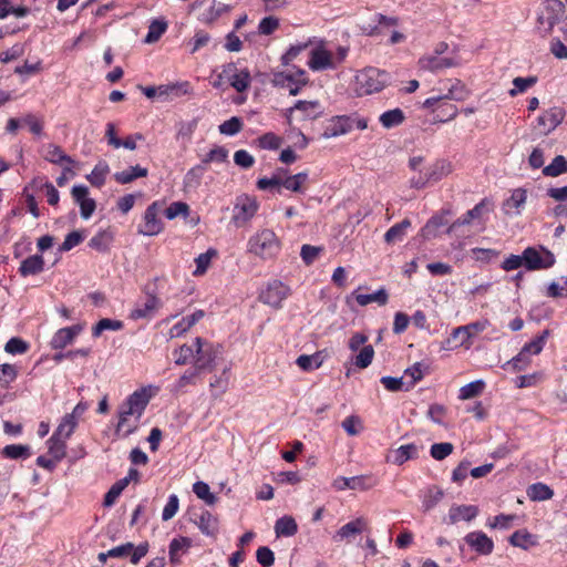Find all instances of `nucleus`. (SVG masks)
<instances>
[{
    "mask_svg": "<svg viewBox=\"0 0 567 567\" xmlns=\"http://www.w3.org/2000/svg\"><path fill=\"white\" fill-rule=\"evenodd\" d=\"M151 393L146 388H142L133 392L126 401L121 405L118 413L122 415H131L137 422L151 400Z\"/></svg>",
    "mask_w": 567,
    "mask_h": 567,
    "instance_id": "6e6552de",
    "label": "nucleus"
},
{
    "mask_svg": "<svg viewBox=\"0 0 567 567\" xmlns=\"http://www.w3.org/2000/svg\"><path fill=\"white\" fill-rule=\"evenodd\" d=\"M200 532L207 536H215L218 532V519L210 512L204 509L194 518Z\"/></svg>",
    "mask_w": 567,
    "mask_h": 567,
    "instance_id": "4be33fe9",
    "label": "nucleus"
},
{
    "mask_svg": "<svg viewBox=\"0 0 567 567\" xmlns=\"http://www.w3.org/2000/svg\"><path fill=\"white\" fill-rule=\"evenodd\" d=\"M44 158L53 164H61L63 162L74 164L73 158L66 155L60 146L54 144L48 146Z\"/></svg>",
    "mask_w": 567,
    "mask_h": 567,
    "instance_id": "49530a36",
    "label": "nucleus"
},
{
    "mask_svg": "<svg viewBox=\"0 0 567 567\" xmlns=\"http://www.w3.org/2000/svg\"><path fill=\"white\" fill-rule=\"evenodd\" d=\"M404 112L399 107L385 111L379 117V121L384 128L399 126L404 122Z\"/></svg>",
    "mask_w": 567,
    "mask_h": 567,
    "instance_id": "4c0bfd02",
    "label": "nucleus"
},
{
    "mask_svg": "<svg viewBox=\"0 0 567 567\" xmlns=\"http://www.w3.org/2000/svg\"><path fill=\"white\" fill-rule=\"evenodd\" d=\"M161 307L159 299L154 295H148L145 302L137 306L132 310L131 317L133 319H142L152 317L155 311Z\"/></svg>",
    "mask_w": 567,
    "mask_h": 567,
    "instance_id": "b1692460",
    "label": "nucleus"
},
{
    "mask_svg": "<svg viewBox=\"0 0 567 567\" xmlns=\"http://www.w3.org/2000/svg\"><path fill=\"white\" fill-rule=\"evenodd\" d=\"M567 172V161L563 155H557L549 165L543 167V175L557 177Z\"/></svg>",
    "mask_w": 567,
    "mask_h": 567,
    "instance_id": "a18cd8bd",
    "label": "nucleus"
},
{
    "mask_svg": "<svg viewBox=\"0 0 567 567\" xmlns=\"http://www.w3.org/2000/svg\"><path fill=\"white\" fill-rule=\"evenodd\" d=\"M509 544L514 547H519L526 550L530 547L537 546L538 542L536 536L526 529H520L511 535Z\"/></svg>",
    "mask_w": 567,
    "mask_h": 567,
    "instance_id": "7c9ffc66",
    "label": "nucleus"
},
{
    "mask_svg": "<svg viewBox=\"0 0 567 567\" xmlns=\"http://www.w3.org/2000/svg\"><path fill=\"white\" fill-rule=\"evenodd\" d=\"M111 241L112 236L109 233L101 230L90 239L89 247L96 251L105 252L109 250Z\"/></svg>",
    "mask_w": 567,
    "mask_h": 567,
    "instance_id": "8fccbe9b",
    "label": "nucleus"
},
{
    "mask_svg": "<svg viewBox=\"0 0 567 567\" xmlns=\"http://www.w3.org/2000/svg\"><path fill=\"white\" fill-rule=\"evenodd\" d=\"M436 110H439V113L434 118L435 122L445 123L454 120L457 115V107L454 104L446 102V100L442 101Z\"/></svg>",
    "mask_w": 567,
    "mask_h": 567,
    "instance_id": "603ef678",
    "label": "nucleus"
},
{
    "mask_svg": "<svg viewBox=\"0 0 567 567\" xmlns=\"http://www.w3.org/2000/svg\"><path fill=\"white\" fill-rule=\"evenodd\" d=\"M341 426L350 436H355L363 431L362 420L358 415L347 416L342 421Z\"/></svg>",
    "mask_w": 567,
    "mask_h": 567,
    "instance_id": "bf43d9fd",
    "label": "nucleus"
},
{
    "mask_svg": "<svg viewBox=\"0 0 567 567\" xmlns=\"http://www.w3.org/2000/svg\"><path fill=\"white\" fill-rule=\"evenodd\" d=\"M524 267L529 270L548 269L555 265V256L548 249L540 247H527L523 251Z\"/></svg>",
    "mask_w": 567,
    "mask_h": 567,
    "instance_id": "423d86ee",
    "label": "nucleus"
},
{
    "mask_svg": "<svg viewBox=\"0 0 567 567\" xmlns=\"http://www.w3.org/2000/svg\"><path fill=\"white\" fill-rule=\"evenodd\" d=\"M296 111L301 113V121L315 120L322 114L321 104L318 101H298L293 107L288 110L289 114ZM288 121L290 122V115H288Z\"/></svg>",
    "mask_w": 567,
    "mask_h": 567,
    "instance_id": "aec40b11",
    "label": "nucleus"
},
{
    "mask_svg": "<svg viewBox=\"0 0 567 567\" xmlns=\"http://www.w3.org/2000/svg\"><path fill=\"white\" fill-rule=\"evenodd\" d=\"M430 367L423 362H416L412 367L405 369L404 371V378H410L405 381L406 386L405 391L411 390L416 382L423 379V377L429 373Z\"/></svg>",
    "mask_w": 567,
    "mask_h": 567,
    "instance_id": "c85d7f7f",
    "label": "nucleus"
},
{
    "mask_svg": "<svg viewBox=\"0 0 567 567\" xmlns=\"http://www.w3.org/2000/svg\"><path fill=\"white\" fill-rule=\"evenodd\" d=\"M48 452L55 460L61 461L66 455V440H63L55 434L47 441Z\"/></svg>",
    "mask_w": 567,
    "mask_h": 567,
    "instance_id": "ea45409f",
    "label": "nucleus"
},
{
    "mask_svg": "<svg viewBox=\"0 0 567 567\" xmlns=\"http://www.w3.org/2000/svg\"><path fill=\"white\" fill-rule=\"evenodd\" d=\"M389 82V74L377 68H365L355 75L358 95H369L382 91Z\"/></svg>",
    "mask_w": 567,
    "mask_h": 567,
    "instance_id": "7ed1b4c3",
    "label": "nucleus"
},
{
    "mask_svg": "<svg viewBox=\"0 0 567 567\" xmlns=\"http://www.w3.org/2000/svg\"><path fill=\"white\" fill-rule=\"evenodd\" d=\"M478 515V507L475 505H458L453 504L447 515L443 517V523L446 525H455L460 522L470 523Z\"/></svg>",
    "mask_w": 567,
    "mask_h": 567,
    "instance_id": "9d476101",
    "label": "nucleus"
},
{
    "mask_svg": "<svg viewBox=\"0 0 567 567\" xmlns=\"http://www.w3.org/2000/svg\"><path fill=\"white\" fill-rule=\"evenodd\" d=\"M192 546V540L187 537H178L172 539L169 544V560L176 565L181 563V556L185 554Z\"/></svg>",
    "mask_w": 567,
    "mask_h": 567,
    "instance_id": "c756f323",
    "label": "nucleus"
},
{
    "mask_svg": "<svg viewBox=\"0 0 567 567\" xmlns=\"http://www.w3.org/2000/svg\"><path fill=\"white\" fill-rule=\"evenodd\" d=\"M165 206L164 200H155L147 206L143 216V223L138 227V233L144 236H156L164 229V224L159 218Z\"/></svg>",
    "mask_w": 567,
    "mask_h": 567,
    "instance_id": "39448f33",
    "label": "nucleus"
},
{
    "mask_svg": "<svg viewBox=\"0 0 567 567\" xmlns=\"http://www.w3.org/2000/svg\"><path fill=\"white\" fill-rule=\"evenodd\" d=\"M420 450L421 446L414 443L401 445L398 449L391 451V453L386 456V461L396 465H403L410 460L417 458Z\"/></svg>",
    "mask_w": 567,
    "mask_h": 567,
    "instance_id": "a211bd4d",
    "label": "nucleus"
},
{
    "mask_svg": "<svg viewBox=\"0 0 567 567\" xmlns=\"http://www.w3.org/2000/svg\"><path fill=\"white\" fill-rule=\"evenodd\" d=\"M165 217L169 220L176 217L187 218L190 213V207L185 202H173L167 208L163 209Z\"/></svg>",
    "mask_w": 567,
    "mask_h": 567,
    "instance_id": "c03bdc74",
    "label": "nucleus"
},
{
    "mask_svg": "<svg viewBox=\"0 0 567 567\" xmlns=\"http://www.w3.org/2000/svg\"><path fill=\"white\" fill-rule=\"evenodd\" d=\"M83 330L82 324H74L59 329L51 339V346L54 350H63L71 344L75 337Z\"/></svg>",
    "mask_w": 567,
    "mask_h": 567,
    "instance_id": "dca6fc26",
    "label": "nucleus"
},
{
    "mask_svg": "<svg viewBox=\"0 0 567 567\" xmlns=\"http://www.w3.org/2000/svg\"><path fill=\"white\" fill-rule=\"evenodd\" d=\"M44 269V259L41 255H33L28 258H25L20 267H19V274L22 277H28L32 275H38L42 272Z\"/></svg>",
    "mask_w": 567,
    "mask_h": 567,
    "instance_id": "393cba45",
    "label": "nucleus"
},
{
    "mask_svg": "<svg viewBox=\"0 0 567 567\" xmlns=\"http://www.w3.org/2000/svg\"><path fill=\"white\" fill-rule=\"evenodd\" d=\"M488 200L482 199L472 209L467 210L464 215L447 226L445 233L447 235L453 234L458 227L470 225L474 219H478L485 212H488Z\"/></svg>",
    "mask_w": 567,
    "mask_h": 567,
    "instance_id": "ddd939ff",
    "label": "nucleus"
},
{
    "mask_svg": "<svg viewBox=\"0 0 567 567\" xmlns=\"http://www.w3.org/2000/svg\"><path fill=\"white\" fill-rule=\"evenodd\" d=\"M138 422L133 419L131 415H122L118 413V423L116 426L117 432H123L124 436H128L135 432L137 429Z\"/></svg>",
    "mask_w": 567,
    "mask_h": 567,
    "instance_id": "0e129e2a",
    "label": "nucleus"
},
{
    "mask_svg": "<svg viewBox=\"0 0 567 567\" xmlns=\"http://www.w3.org/2000/svg\"><path fill=\"white\" fill-rule=\"evenodd\" d=\"M453 210L450 207L442 208L437 214L433 215L422 231L426 238H435L440 235V229L449 225Z\"/></svg>",
    "mask_w": 567,
    "mask_h": 567,
    "instance_id": "f8f14e48",
    "label": "nucleus"
},
{
    "mask_svg": "<svg viewBox=\"0 0 567 567\" xmlns=\"http://www.w3.org/2000/svg\"><path fill=\"white\" fill-rule=\"evenodd\" d=\"M247 249L262 260H271L279 255L281 243L274 230L266 228L249 238Z\"/></svg>",
    "mask_w": 567,
    "mask_h": 567,
    "instance_id": "f03ea898",
    "label": "nucleus"
},
{
    "mask_svg": "<svg viewBox=\"0 0 567 567\" xmlns=\"http://www.w3.org/2000/svg\"><path fill=\"white\" fill-rule=\"evenodd\" d=\"M157 96H182L192 93V85L188 81L156 86Z\"/></svg>",
    "mask_w": 567,
    "mask_h": 567,
    "instance_id": "5701e85b",
    "label": "nucleus"
},
{
    "mask_svg": "<svg viewBox=\"0 0 567 567\" xmlns=\"http://www.w3.org/2000/svg\"><path fill=\"white\" fill-rule=\"evenodd\" d=\"M218 256V251L215 248H209L207 251L199 254L195 258L196 269L193 271V276L199 277L206 274L213 258Z\"/></svg>",
    "mask_w": 567,
    "mask_h": 567,
    "instance_id": "c9c22d12",
    "label": "nucleus"
},
{
    "mask_svg": "<svg viewBox=\"0 0 567 567\" xmlns=\"http://www.w3.org/2000/svg\"><path fill=\"white\" fill-rule=\"evenodd\" d=\"M124 327L123 321L116 319H101L93 328L92 336L99 338L104 331H118Z\"/></svg>",
    "mask_w": 567,
    "mask_h": 567,
    "instance_id": "37998d69",
    "label": "nucleus"
},
{
    "mask_svg": "<svg viewBox=\"0 0 567 567\" xmlns=\"http://www.w3.org/2000/svg\"><path fill=\"white\" fill-rule=\"evenodd\" d=\"M71 194L74 202L80 206L82 218L89 219L96 208L95 200L87 197L89 188L84 185H75L72 187Z\"/></svg>",
    "mask_w": 567,
    "mask_h": 567,
    "instance_id": "4468645a",
    "label": "nucleus"
},
{
    "mask_svg": "<svg viewBox=\"0 0 567 567\" xmlns=\"http://www.w3.org/2000/svg\"><path fill=\"white\" fill-rule=\"evenodd\" d=\"M410 226H411V221L408 218L393 225L384 234V240L388 244L403 240L404 236L406 235V230Z\"/></svg>",
    "mask_w": 567,
    "mask_h": 567,
    "instance_id": "58836bf2",
    "label": "nucleus"
},
{
    "mask_svg": "<svg viewBox=\"0 0 567 567\" xmlns=\"http://www.w3.org/2000/svg\"><path fill=\"white\" fill-rule=\"evenodd\" d=\"M443 496H444V493L441 488H439L436 486L430 487L427 489V492L424 496V501H423V506H424L425 511H430L431 508L436 506L441 502Z\"/></svg>",
    "mask_w": 567,
    "mask_h": 567,
    "instance_id": "338daca9",
    "label": "nucleus"
},
{
    "mask_svg": "<svg viewBox=\"0 0 567 567\" xmlns=\"http://www.w3.org/2000/svg\"><path fill=\"white\" fill-rule=\"evenodd\" d=\"M243 128V121L237 117L233 116L229 120L223 122L219 125V132L220 134L233 136L239 133Z\"/></svg>",
    "mask_w": 567,
    "mask_h": 567,
    "instance_id": "e2e57ef3",
    "label": "nucleus"
},
{
    "mask_svg": "<svg viewBox=\"0 0 567 567\" xmlns=\"http://www.w3.org/2000/svg\"><path fill=\"white\" fill-rule=\"evenodd\" d=\"M228 151L223 146H216L210 150L202 159V164L207 166L209 163H224L227 161Z\"/></svg>",
    "mask_w": 567,
    "mask_h": 567,
    "instance_id": "680f3d73",
    "label": "nucleus"
},
{
    "mask_svg": "<svg viewBox=\"0 0 567 567\" xmlns=\"http://www.w3.org/2000/svg\"><path fill=\"white\" fill-rule=\"evenodd\" d=\"M275 532L277 537H291L297 534L298 525L292 516L286 515L277 519L275 524Z\"/></svg>",
    "mask_w": 567,
    "mask_h": 567,
    "instance_id": "2f4dec72",
    "label": "nucleus"
},
{
    "mask_svg": "<svg viewBox=\"0 0 567 567\" xmlns=\"http://www.w3.org/2000/svg\"><path fill=\"white\" fill-rule=\"evenodd\" d=\"M465 543L480 555H489L494 550V542L483 532H471L464 537Z\"/></svg>",
    "mask_w": 567,
    "mask_h": 567,
    "instance_id": "2eb2a0df",
    "label": "nucleus"
},
{
    "mask_svg": "<svg viewBox=\"0 0 567 567\" xmlns=\"http://www.w3.org/2000/svg\"><path fill=\"white\" fill-rule=\"evenodd\" d=\"M355 301L364 307L369 303L377 302L379 306H385L389 301V293L384 288L373 293H360L358 290L353 292Z\"/></svg>",
    "mask_w": 567,
    "mask_h": 567,
    "instance_id": "a878e982",
    "label": "nucleus"
},
{
    "mask_svg": "<svg viewBox=\"0 0 567 567\" xmlns=\"http://www.w3.org/2000/svg\"><path fill=\"white\" fill-rule=\"evenodd\" d=\"M78 426V422H75L72 416H68L66 414L62 417L60 424L58 425L56 430L53 434L56 436L68 440L71 437V435L74 433L75 429Z\"/></svg>",
    "mask_w": 567,
    "mask_h": 567,
    "instance_id": "3c124183",
    "label": "nucleus"
},
{
    "mask_svg": "<svg viewBox=\"0 0 567 567\" xmlns=\"http://www.w3.org/2000/svg\"><path fill=\"white\" fill-rule=\"evenodd\" d=\"M193 492L198 498L205 501V503L208 505H213L216 503V496L210 492L208 484H206L205 482H196L193 485Z\"/></svg>",
    "mask_w": 567,
    "mask_h": 567,
    "instance_id": "052dcab7",
    "label": "nucleus"
},
{
    "mask_svg": "<svg viewBox=\"0 0 567 567\" xmlns=\"http://www.w3.org/2000/svg\"><path fill=\"white\" fill-rule=\"evenodd\" d=\"M527 493L529 498L533 501H547L550 499L554 495V492L549 488V486L543 483L533 484L528 488Z\"/></svg>",
    "mask_w": 567,
    "mask_h": 567,
    "instance_id": "4d7b16f0",
    "label": "nucleus"
},
{
    "mask_svg": "<svg viewBox=\"0 0 567 567\" xmlns=\"http://www.w3.org/2000/svg\"><path fill=\"white\" fill-rule=\"evenodd\" d=\"M167 23L164 20H153L145 37L146 43H154L166 32Z\"/></svg>",
    "mask_w": 567,
    "mask_h": 567,
    "instance_id": "5fc2aeb1",
    "label": "nucleus"
},
{
    "mask_svg": "<svg viewBox=\"0 0 567 567\" xmlns=\"http://www.w3.org/2000/svg\"><path fill=\"white\" fill-rule=\"evenodd\" d=\"M235 210L236 219L247 221L257 213L258 204L255 199L246 197L238 200V203L235 206Z\"/></svg>",
    "mask_w": 567,
    "mask_h": 567,
    "instance_id": "cd10ccee",
    "label": "nucleus"
},
{
    "mask_svg": "<svg viewBox=\"0 0 567 567\" xmlns=\"http://www.w3.org/2000/svg\"><path fill=\"white\" fill-rule=\"evenodd\" d=\"M258 146L262 150H278L282 144V137L272 132L262 134L257 138Z\"/></svg>",
    "mask_w": 567,
    "mask_h": 567,
    "instance_id": "13d9d810",
    "label": "nucleus"
},
{
    "mask_svg": "<svg viewBox=\"0 0 567 567\" xmlns=\"http://www.w3.org/2000/svg\"><path fill=\"white\" fill-rule=\"evenodd\" d=\"M367 341V334L362 332H357L349 339V349L352 352L359 351L358 354H374L373 347L371 344H365Z\"/></svg>",
    "mask_w": 567,
    "mask_h": 567,
    "instance_id": "e433bc0d",
    "label": "nucleus"
},
{
    "mask_svg": "<svg viewBox=\"0 0 567 567\" xmlns=\"http://www.w3.org/2000/svg\"><path fill=\"white\" fill-rule=\"evenodd\" d=\"M420 70L430 71L433 73L440 72L444 69H449L455 65V62L451 58H442L436 54H426L419 59Z\"/></svg>",
    "mask_w": 567,
    "mask_h": 567,
    "instance_id": "f3484780",
    "label": "nucleus"
},
{
    "mask_svg": "<svg viewBox=\"0 0 567 567\" xmlns=\"http://www.w3.org/2000/svg\"><path fill=\"white\" fill-rule=\"evenodd\" d=\"M530 363L529 357H512L502 368L508 372H518L526 370Z\"/></svg>",
    "mask_w": 567,
    "mask_h": 567,
    "instance_id": "774afa93",
    "label": "nucleus"
},
{
    "mask_svg": "<svg viewBox=\"0 0 567 567\" xmlns=\"http://www.w3.org/2000/svg\"><path fill=\"white\" fill-rule=\"evenodd\" d=\"M454 446L452 443L443 442L435 443L431 446V456L436 461H442L453 453Z\"/></svg>",
    "mask_w": 567,
    "mask_h": 567,
    "instance_id": "69168bd1",
    "label": "nucleus"
},
{
    "mask_svg": "<svg viewBox=\"0 0 567 567\" xmlns=\"http://www.w3.org/2000/svg\"><path fill=\"white\" fill-rule=\"evenodd\" d=\"M354 126V118L347 115L332 116L324 123L322 137L331 138L346 135L352 131Z\"/></svg>",
    "mask_w": 567,
    "mask_h": 567,
    "instance_id": "1a4fd4ad",
    "label": "nucleus"
},
{
    "mask_svg": "<svg viewBox=\"0 0 567 567\" xmlns=\"http://www.w3.org/2000/svg\"><path fill=\"white\" fill-rule=\"evenodd\" d=\"M291 293L288 285L278 279L269 281L266 288L260 292L259 300L275 309L282 307V301L286 300Z\"/></svg>",
    "mask_w": 567,
    "mask_h": 567,
    "instance_id": "0eeeda50",
    "label": "nucleus"
},
{
    "mask_svg": "<svg viewBox=\"0 0 567 567\" xmlns=\"http://www.w3.org/2000/svg\"><path fill=\"white\" fill-rule=\"evenodd\" d=\"M207 167L203 164H198L192 167L185 175L184 184L186 187H197L206 172Z\"/></svg>",
    "mask_w": 567,
    "mask_h": 567,
    "instance_id": "864d4df0",
    "label": "nucleus"
},
{
    "mask_svg": "<svg viewBox=\"0 0 567 567\" xmlns=\"http://www.w3.org/2000/svg\"><path fill=\"white\" fill-rule=\"evenodd\" d=\"M308 181V173L300 172L296 175L288 176L282 179V187L295 193H303L306 187L305 184Z\"/></svg>",
    "mask_w": 567,
    "mask_h": 567,
    "instance_id": "a19ab883",
    "label": "nucleus"
},
{
    "mask_svg": "<svg viewBox=\"0 0 567 567\" xmlns=\"http://www.w3.org/2000/svg\"><path fill=\"white\" fill-rule=\"evenodd\" d=\"M565 112L560 107H551L538 116L537 122L543 132L549 133L564 120Z\"/></svg>",
    "mask_w": 567,
    "mask_h": 567,
    "instance_id": "412c9836",
    "label": "nucleus"
},
{
    "mask_svg": "<svg viewBox=\"0 0 567 567\" xmlns=\"http://www.w3.org/2000/svg\"><path fill=\"white\" fill-rule=\"evenodd\" d=\"M110 172V167L107 163L100 162L97 163L92 172L86 176V179L91 183L92 186L102 187L105 183L106 175Z\"/></svg>",
    "mask_w": 567,
    "mask_h": 567,
    "instance_id": "79ce46f5",
    "label": "nucleus"
},
{
    "mask_svg": "<svg viewBox=\"0 0 567 567\" xmlns=\"http://www.w3.org/2000/svg\"><path fill=\"white\" fill-rule=\"evenodd\" d=\"M451 172V165L446 161H436L431 166L426 167L424 174L430 182H439Z\"/></svg>",
    "mask_w": 567,
    "mask_h": 567,
    "instance_id": "473e14b6",
    "label": "nucleus"
},
{
    "mask_svg": "<svg viewBox=\"0 0 567 567\" xmlns=\"http://www.w3.org/2000/svg\"><path fill=\"white\" fill-rule=\"evenodd\" d=\"M2 455L10 460L28 458L31 455L29 445L10 444L2 449Z\"/></svg>",
    "mask_w": 567,
    "mask_h": 567,
    "instance_id": "09e8293b",
    "label": "nucleus"
},
{
    "mask_svg": "<svg viewBox=\"0 0 567 567\" xmlns=\"http://www.w3.org/2000/svg\"><path fill=\"white\" fill-rule=\"evenodd\" d=\"M377 482L368 475H360V476H352V477H344L339 476L337 477L332 486L337 491H344V489H358V491H367L372 488Z\"/></svg>",
    "mask_w": 567,
    "mask_h": 567,
    "instance_id": "9b49d317",
    "label": "nucleus"
},
{
    "mask_svg": "<svg viewBox=\"0 0 567 567\" xmlns=\"http://www.w3.org/2000/svg\"><path fill=\"white\" fill-rule=\"evenodd\" d=\"M18 377V368L14 364H0V388L7 389Z\"/></svg>",
    "mask_w": 567,
    "mask_h": 567,
    "instance_id": "6e6d98bb",
    "label": "nucleus"
},
{
    "mask_svg": "<svg viewBox=\"0 0 567 567\" xmlns=\"http://www.w3.org/2000/svg\"><path fill=\"white\" fill-rule=\"evenodd\" d=\"M485 388V383L483 380H476L470 382L460 389L458 399L460 400H470L482 394Z\"/></svg>",
    "mask_w": 567,
    "mask_h": 567,
    "instance_id": "de8ad7c7",
    "label": "nucleus"
},
{
    "mask_svg": "<svg viewBox=\"0 0 567 567\" xmlns=\"http://www.w3.org/2000/svg\"><path fill=\"white\" fill-rule=\"evenodd\" d=\"M527 199V192L523 188H516L513 190L509 198H507L504 204V210L508 214L512 209L516 210V214H519L520 208L525 205Z\"/></svg>",
    "mask_w": 567,
    "mask_h": 567,
    "instance_id": "72a5a7b5",
    "label": "nucleus"
},
{
    "mask_svg": "<svg viewBox=\"0 0 567 567\" xmlns=\"http://www.w3.org/2000/svg\"><path fill=\"white\" fill-rule=\"evenodd\" d=\"M147 175H148V169L146 167L135 165V166H130L127 169H124L122 172L115 173L114 179L118 184L126 185L137 178L146 177Z\"/></svg>",
    "mask_w": 567,
    "mask_h": 567,
    "instance_id": "bb28decb",
    "label": "nucleus"
},
{
    "mask_svg": "<svg viewBox=\"0 0 567 567\" xmlns=\"http://www.w3.org/2000/svg\"><path fill=\"white\" fill-rule=\"evenodd\" d=\"M308 65L312 71H322L333 69L332 54L322 47H318L310 52Z\"/></svg>",
    "mask_w": 567,
    "mask_h": 567,
    "instance_id": "6ab92c4d",
    "label": "nucleus"
},
{
    "mask_svg": "<svg viewBox=\"0 0 567 567\" xmlns=\"http://www.w3.org/2000/svg\"><path fill=\"white\" fill-rule=\"evenodd\" d=\"M367 528V522L364 518H355L346 525H343L338 532L336 537L340 539L349 538L353 535L362 533Z\"/></svg>",
    "mask_w": 567,
    "mask_h": 567,
    "instance_id": "f704fd0d",
    "label": "nucleus"
},
{
    "mask_svg": "<svg viewBox=\"0 0 567 567\" xmlns=\"http://www.w3.org/2000/svg\"><path fill=\"white\" fill-rule=\"evenodd\" d=\"M218 357H178L175 363L177 365L190 364L192 367L179 378V385L184 386L194 382L195 378L202 373L213 372L220 365L221 375L216 377L210 381L209 385L213 389L215 398L224 394L228 388L229 378L227 371L229 368L224 363L216 361Z\"/></svg>",
    "mask_w": 567,
    "mask_h": 567,
    "instance_id": "f257e3e1",
    "label": "nucleus"
},
{
    "mask_svg": "<svg viewBox=\"0 0 567 567\" xmlns=\"http://www.w3.org/2000/svg\"><path fill=\"white\" fill-rule=\"evenodd\" d=\"M223 81L228 82L237 92L243 93L249 89L251 75L247 68L238 69L237 64L231 62L223 66L218 74V81H215L213 85L219 87Z\"/></svg>",
    "mask_w": 567,
    "mask_h": 567,
    "instance_id": "20e7f679",
    "label": "nucleus"
}]
</instances>
